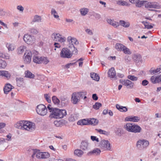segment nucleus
Wrapping results in <instances>:
<instances>
[{"label": "nucleus", "instance_id": "obj_55", "mask_svg": "<svg viewBox=\"0 0 161 161\" xmlns=\"http://www.w3.org/2000/svg\"><path fill=\"white\" fill-rule=\"evenodd\" d=\"M93 15L96 19H100L101 18V16L100 15L96 13H93Z\"/></svg>", "mask_w": 161, "mask_h": 161}, {"label": "nucleus", "instance_id": "obj_16", "mask_svg": "<svg viewBox=\"0 0 161 161\" xmlns=\"http://www.w3.org/2000/svg\"><path fill=\"white\" fill-rule=\"evenodd\" d=\"M79 125H89V119H84L78 121L77 123Z\"/></svg>", "mask_w": 161, "mask_h": 161}, {"label": "nucleus", "instance_id": "obj_64", "mask_svg": "<svg viewBox=\"0 0 161 161\" xmlns=\"http://www.w3.org/2000/svg\"><path fill=\"white\" fill-rule=\"evenodd\" d=\"M30 31L31 33L34 34H36L38 32L36 30L34 29H31L30 30Z\"/></svg>", "mask_w": 161, "mask_h": 161}, {"label": "nucleus", "instance_id": "obj_61", "mask_svg": "<svg viewBox=\"0 0 161 161\" xmlns=\"http://www.w3.org/2000/svg\"><path fill=\"white\" fill-rule=\"evenodd\" d=\"M149 82L146 80H144L142 81V85L143 86H147Z\"/></svg>", "mask_w": 161, "mask_h": 161}, {"label": "nucleus", "instance_id": "obj_44", "mask_svg": "<svg viewBox=\"0 0 161 161\" xmlns=\"http://www.w3.org/2000/svg\"><path fill=\"white\" fill-rule=\"evenodd\" d=\"M9 51H13L14 49V47L13 44L10 43H7L6 45Z\"/></svg>", "mask_w": 161, "mask_h": 161}, {"label": "nucleus", "instance_id": "obj_31", "mask_svg": "<svg viewBox=\"0 0 161 161\" xmlns=\"http://www.w3.org/2000/svg\"><path fill=\"white\" fill-rule=\"evenodd\" d=\"M78 116L76 114L71 115L69 118V121L73 122L78 119Z\"/></svg>", "mask_w": 161, "mask_h": 161}, {"label": "nucleus", "instance_id": "obj_9", "mask_svg": "<svg viewBox=\"0 0 161 161\" xmlns=\"http://www.w3.org/2000/svg\"><path fill=\"white\" fill-rule=\"evenodd\" d=\"M24 40L27 44H30L33 43L35 41V38L33 36L28 34H25L24 36Z\"/></svg>", "mask_w": 161, "mask_h": 161}, {"label": "nucleus", "instance_id": "obj_19", "mask_svg": "<svg viewBox=\"0 0 161 161\" xmlns=\"http://www.w3.org/2000/svg\"><path fill=\"white\" fill-rule=\"evenodd\" d=\"M60 99L62 106H64L68 103V99L66 97L61 96L60 97Z\"/></svg>", "mask_w": 161, "mask_h": 161}, {"label": "nucleus", "instance_id": "obj_38", "mask_svg": "<svg viewBox=\"0 0 161 161\" xmlns=\"http://www.w3.org/2000/svg\"><path fill=\"white\" fill-rule=\"evenodd\" d=\"M41 63L46 64L49 62V60L47 57H42L41 58Z\"/></svg>", "mask_w": 161, "mask_h": 161}, {"label": "nucleus", "instance_id": "obj_54", "mask_svg": "<svg viewBox=\"0 0 161 161\" xmlns=\"http://www.w3.org/2000/svg\"><path fill=\"white\" fill-rule=\"evenodd\" d=\"M54 124L57 127H59L62 125V122L60 121H54Z\"/></svg>", "mask_w": 161, "mask_h": 161}, {"label": "nucleus", "instance_id": "obj_34", "mask_svg": "<svg viewBox=\"0 0 161 161\" xmlns=\"http://www.w3.org/2000/svg\"><path fill=\"white\" fill-rule=\"evenodd\" d=\"M150 73L152 75H154L156 73H160L161 72V66L159 68H157L156 69H151L149 71Z\"/></svg>", "mask_w": 161, "mask_h": 161}, {"label": "nucleus", "instance_id": "obj_28", "mask_svg": "<svg viewBox=\"0 0 161 161\" xmlns=\"http://www.w3.org/2000/svg\"><path fill=\"white\" fill-rule=\"evenodd\" d=\"M0 76H4L8 79L10 78V74L7 71L1 70L0 71Z\"/></svg>", "mask_w": 161, "mask_h": 161}, {"label": "nucleus", "instance_id": "obj_13", "mask_svg": "<svg viewBox=\"0 0 161 161\" xmlns=\"http://www.w3.org/2000/svg\"><path fill=\"white\" fill-rule=\"evenodd\" d=\"M71 100L74 104H76L79 102L80 98L78 97L75 92L72 94Z\"/></svg>", "mask_w": 161, "mask_h": 161}, {"label": "nucleus", "instance_id": "obj_6", "mask_svg": "<svg viewBox=\"0 0 161 161\" xmlns=\"http://www.w3.org/2000/svg\"><path fill=\"white\" fill-rule=\"evenodd\" d=\"M35 124L31 122L25 121L24 129L32 131L35 130Z\"/></svg>", "mask_w": 161, "mask_h": 161}, {"label": "nucleus", "instance_id": "obj_62", "mask_svg": "<svg viewBox=\"0 0 161 161\" xmlns=\"http://www.w3.org/2000/svg\"><path fill=\"white\" fill-rule=\"evenodd\" d=\"M112 25L115 27H117L118 26H119V23L114 21Z\"/></svg>", "mask_w": 161, "mask_h": 161}, {"label": "nucleus", "instance_id": "obj_14", "mask_svg": "<svg viewBox=\"0 0 161 161\" xmlns=\"http://www.w3.org/2000/svg\"><path fill=\"white\" fill-rule=\"evenodd\" d=\"M142 131V129L139 125L134 124L132 132L139 133H140Z\"/></svg>", "mask_w": 161, "mask_h": 161}, {"label": "nucleus", "instance_id": "obj_1", "mask_svg": "<svg viewBox=\"0 0 161 161\" xmlns=\"http://www.w3.org/2000/svg\"><path fill=\"white\" fill-rule=\"evenodd\" d=\"M47 108L50 113L49 117L51 118H62L67 114L65 110L60 109L56 108H53L50 104L48 105Z\"/></svg>", "mask_w": 161, "mask_h": 161}, {"label": "nucleus", "instance_id": "obj_60", "mask_svg": "<svg viewBox=\"0 0 161 161\" xmlns=\"http://www.w3.org/2000/svg\"><path fill=\"white\" fill-rule=\"evenodd\" d=\"M66 40V38L64 37H62L61 36H60L58 42H59L61 43L64 42H65Z\"/></svg>", "mask_w": 161, "mask_h": 161}, {"label": "nucleus", "instance_id": "obj_5", "mask_svg": "<svg viewBox=\"0 0 161 161\" xmlns=\"http://www.w3.org/2000/svg\"><path fill=\"white\" fill-rule=\"evenodd\" d=\"M36 109L37 114L44 116L47 114L48 109L44 105L40 104L37 106Z\"/></svg>", "mask_w": 161, "mask_h": 161}, {"label": "nucleus", "instance_id": "obj_26", "mask_svg": "<svg viewBox=\"0 0 161 161\" xmlns=\"http://www.w3.org/2000/svg\"><path fill=\"white\" fill-rule=\"evenodd\" d=\"M25 77L27 78L33 79L35 77L34 74H33L29 70L26 71L25 72Z\"/></svg>", "mask_w": 161, "mask_h": 161}, {"label": "nucleus", "instance_id": "obj_12", "mask_svg": "<svg viewBox=\"0 0 161 161\" xmlns=\"http://www.w3.org/2000/svg\"><path fill=\"white\" fill-rule=\"evenodd\" d=\"M14 87L10 84L5 85L3 88V90L5 94H7L12 89L14 88Z\"/></svg>", "mask_w": 161, "mask_h": 161}, {"label": "nucleus", "instance_id": "obj_30", "mask_svg": "<svg viewBox=\"0 0 161 161\" xmlns=\"http://www.w3.org/2000/svg\"><path fill=\"white\" fill-rule=\"evenodd\" d=\"M25 121L24 120H22L17 123L16 124V127L18 129H24Z\"/></svg>", "mask_w": 161, "mask_h": 161}, {"label": "nucleus", "instance_id": "obj_52", "mask_svg": "<svg viewBox=\"0 0 161 161\" xmlns=\"http://www.w3.org/2000/svg\"><path fill=\"white\" fill-rule=\"evenodd\" d=\"M44 97L46 100V101H47V102L49 103H51V98L49 96H48V94H45L44 95Z\"/></svg>", "mask_w": 161, "mask_h": 161}, {"label": "nucleus", "instance_id": "obj_40", "mask_svg": "<svg viewBox=\"0 0 161 161\" xmlns=\"http://www.w3.org/2000/svg\"><path fill=\"white\" fill-rule=\"evenodd\" d=\"M74 153L75 155L79 157L81 156L83 153L81 150L77 149L74 151Z\"/></svg>", "mask_w": 161, "mask_h": 161}, {"label": "nucleus", "instance_id": "obj_32", "mask_svg": "<svg viewBox=\"0 0 161 161\" xmlns=\"http://www.w3.org/2000/svg\"><path fill=\"white\" fill-rule=\"evenodd\" d=\"M17 86L20 87L24 83L23 78H16Z\"/></svg>", "mask_w": 161, "mask_h": 161}, {"label": "nucleus", "instance_id": "obj_2", "mask_svg": "<svg viewBox=\"0 0 161 161\" xmlns=\"http://www.w3.org/2000/svg\"><path fill=\"white\" fill-rule=\"evenodd\" d=\"M67 41L69 43V47L71 50H73V53L74 54H76L78 53L77 49L75 46L78 44L79 42L76 38L72 37L71 36L68 37Z\"/></svg>", "mask_w": 161, "mask_h": 161}, {"label": "nucleus", "instance_id": "obj_3", "mask_svg": "<svg viewBox=\"0 0 161 161\" xmlns=\"http://www.w3.org/2000/svg\"><path fill=\"white\" fill-rule=\"evenodd\" d=\"M74 54L73 50L72 52L67 48H63L61 50L60 55L61 58H71L72 55Z\"/></svg>", "mask_w": 161, "mask_h": 161}, {"label": "nucleus", "instance_id": "obj_20", "mask_svg": "<svg viewBox=\"0 0 161 161\" xmlns=\"http://www.w3.org/2000/svg\"><path fill=\"white\" fill-rule=\"evenodd\" d=\"M80 148L84 150H87L88 149V144L87 142L82 141L81 142Z\"/></svg>", "mask_w": 161, "mask_h": 161}, {"label": "nucleus", "instance_id": "obj_7", "mask_svg": "<svg viewBox=\"0 0 161 161\" xmlns=\"http://www.w3.org/2000/svg\"><path fill=\"white\" fill-rule=\"evenodd\" d=\"M110 146V143L107 140H102L100 142V147L105 150H110L111 149Z\"/></svg>", "mask_w": 161, "mask_h": 161}, {"label": "nucleus", "instance_id": "obj_4", "mask_svg": "<svg viewBox=\"0 0 161 161\" xmlns=\"http://www.w3.org/2000/svg\"><path fill=\"white\" fill-rule=\"evenodd\" d=\"M149 145V142L148 141L144 139L139 140L136 144L137 148L140 150L146 148Z\"/></svg>", "mask_w": 161, "mask_h": 161}, {"label": "nucleus", "instance_id": "obj_10", "mask_svg": "<svg viewBox=\"0 0 161 161\" xmlns=\"http://www.w3.org/2000/svg\"><path fill=\"white\" fill-rule=\"evenodd\" d=\"M108 76L110 78L116 80V71L114 68L113 67L109 69L108 71Z\"/></svg>", "mask_w": 161, "mask_h": 161}, {"label": "nucleus", "instance_id": "obj_53", "mask_svg": "<svg viewBox=\"0 0 161 161\" xmlns=\"http://www.w3.org/2000/svg\"><path fill=\"white\" fill-rule=\"evenodd\" d=\"M42 153V158H47L49 157V154L47 152Z\"/></svg>", "mask_w": 161, "mask_h": 161}, {"label": "nucleus", "instance_id": "obj_59", "mask_svg": "<svg viewBox=\"0 0 161 161\" xmlns=\"http://www.w3.org/2000/svg\"><path fill=\"white\" fill-rule=\"evenodd\" d=\"M91 139L93 141H96L97 142H99V139L98 138H97L95 136H91Z\"/></svg>", "mask_w": 161, "mask_h": 161}, {"label": "nucleus", "instance_id": "obj_63", "mask_svg": "<svg viewBox=\"0 0 161 161\" xmlns=\"http://www.w3.org/2000/svg\"><path fill=\"white\" fill-rule=\"evenodd\" d=\"M17 9L22 12H23L24 10V8L20 5L18 6L17 7Z\"/></svg>", "mask_w": 161, "mask_h": 161}, {"label": "nucleus", "instance_id": "obj_15", "mask_svg": "<svg viewBox=\"0 0 161 161\" xmlns=\"http://www.w3.org/2000/svg\"><path fill=\"white\" fill-rule=\"evenodd\" d=\"M125 81L124 85L126 86L127 88L132 89L133 88L134 84L133 82L128 79L126 80Z\"/></svg>", "mask_w": 161, "mask_h": 161}, {"label": "nucleus", "instance_id": "obj_50", "mask_svg": "<svg viewBox=\"0 0 161 161\" xmlns=\"http://www.w3.org/2000/svg\"><path fill=\"white\" fill-rule=\"evenodd\" d=\"M98 132L100 133L105 135H107L109 134L108 132H106L105 130H103L101 129H96V130Z\"/></svg>", "mask_w": 161, "mask_h": 161}, {"label": "nucleus", "instance_id": "obj_36", "mask_svg": "<svg viewBox=\"0 0 161 161\" xmlns=\"http://www.w3.org/2000/svg\"><path fill=\"white\" fill-rule=\"evenodd\" d=\"M101 152V151L100 149L98 148H96L94 149L92 151L90 152V153L97 155L100 154Z\"/></svg>", "mask_w": 161, "mask_h": 161}, {"label": "nucleus", "instance_id": "obj_58", "mask_svg": "<svg viewBox=\"0 0 161 161\" xmlns=\"http://www.w3.org/2000/svg\"><path fill=\"white\" fill-rule=\"evenodd\" d=\"M42 152H40V151L39 152H38L37 153L36 155V157L37 158L40 159L41 158H42Z\"/></svg>", "mask_w": 161, "mask_h": 161}, {"label": "nucleus", "instance_id": "obj_27", "mask_svg": "<svg viewBox=\"0 0 161 161\" xmlns=\"http://www.w3.org/2000/svg\"><path fill=\"white\" fill-rule=\"evenodd\" d=\"M125 28H128L130 25V23L128 22H126L124 20H120L119 21V25Z\"/></svg>", "mask_w": 161, "mask_h": 161}, {"label": "nucleus", "instance_id": "obj_51", "mask_svg": "<svg viewBox=\"0 0 161 161\" xmlns=\"http://www.w3.org/2000/svg\"><path fill=\"white\" fill-rule=\"evenodd\" d=\"M150 80L152 82V83L154 84L156 83L157 82V77H156L155 76H152Z\"/></svg>", "mask_w": 161, "mask_h": 161}, {"label": "nucleus", "instance_id": "obj_37", "mask_svg": "<svg viewBox=\"0 0 161 161\" xmlns=\"http://www.w3.org/2000/svg\"><path fill=\"white\" fill-rule=\"evenodd\" d=\"M134 59L135 62L138 63L142 61V57L139 54L135 55L134 57Z\"/></svg>", "mask_w": 161, "mask_h": 161}, {"label": "nucleus", "instance_id": "obj_47", "mask_svg": "<svg viewBox=\"0 0 161 161\" xmlns=\"http://www.w3.org/2000/svg\"><path fill=\"white\" fill-rule=\"evenodd\" d=\"M102 106V104L101 103L97 102L95 103V104L93 105V108L96 109H98L99 108Z\"/></svg>", "mask_w": 161, "mask_h": 161}, {"label": "nucleus", "instance_id": "obj_42", "mask_svg": "<svg viewBox=\"0 0 161 161\" xmlns=\"http://www.w3.org/2000/svg\"><path fill=\"white\" fill-rule=\"evenodd\" d=\"M26 47L24 46H20L17 49V53L19 54H21L24 52V50L25 49Z\"/></svg>", "mask_w": 161, "mask_h": 161}, {"label": "nucleus", "instance_id": "obj_57", "mask_svg": "<svg viewBox=\"0 0 161 161\" xmlns=\"http://www.w3.org/2000/svg\"><path fill=\"white\" fill-rule=\"evenodd\" d=\"M151 2H147H147H145V3H146L145 4V7L147 8H151V5H151Z\"/></svg>", "mask_w": 161, "mask_h": 161}, {"label": "nucleus", "instance_id": "obj_24", "mask_svg": "<svg viewBox=\"0 0 161 161\" xmlns=\"http://www.w3.org/2000/svg\"><path fill=\"white\" fill-rule=\"evenodd\" d=\"M116 108L119 111L122 112H126L127 111L128 109L126 107L120 106L119 104L116 105Z\"/></svg>", "mask_w": 161, "mask_h": 161}, {"label": "nucleus", "instance_id": "obj_8", "mask_svg": "<svg viewBox=\"0 0 161 161\" xmlns=\"http://www.w3.org/2000/svg\"><path fill=\"white\" fill-rule=\"evenodd\" d=\"M32 53L29 50H27L24 54V61L26 64H29L31 61V58L32 56Z\"/></svg>", "mask_w": 161, "mask_h": 161}, {"label": "nucleus", "instance_id": "obj_45", "mask_svg": "<svg viewBox=\"0 0 161 161\" xmlns=\"http://www.w3.org/2000/svg\"><path fill=\"white\" fill-rule=\"evenodd\" d=\"M122 51L125 54H130L131 53V52L130 51V49L125 46Z\"/></svg>", "mask_w": 161, "mask_h": 161}, {"label": "nucleus", "instance_id": "obj_23", "mask_svg": "<svg viewBox=\"0 0 161 161\" xmlns=\"http://www.w3.org/2000/svg\"><path fill=\"white\" fill-rule=\"evenodd\" d=\"M91 78L93 80L98 81L100 79V77L98 75L95 73H91L90 74Z\"/></svg>", "mask_w": 161, "mask_h": 161}, {"label": "nucleus", "instance_id": "obj_39", "mask_svg": "<svg viewBox=\"0 0 161 161\" xmlns=\"http://www.w3.org/2000/svg\"><path fill=\"white\" fill-rule=\"evenodd\" d=\"M125 46L120 43H117L115 46V48L118 50L121 51L122 50Z\"/></svg>", "mask_w": 161, "mask_h": 161}, {"label": "nucleus", "instance_id": "obj_56", "mask_svg": "<svg viewBox=\"0 0 161 161\" xmlns=\"http://www.w3.org/2000/svg\"><path fill=\"white\" fill-rule=\"evenodd\" d=\"M0 58L8 59V56L4 53H0Z\"/></svg>", "mask_w": 161, "mask_h": 161}, {"label": "nucleus", "instance_id": "obj_46", "mask_svg": "<svg viewBox=\"0 0 161 161\" xmlns=\"http://www.w3.org/2000/svg\"><path fill=\"white\" fill-rule=\"evenodd\" d=\"M131 121L134 122H137L140 120L139 118L136 116H131Z\"/></svg>", "mask_w": 161, "mask_h": 161}, {"label": "nucleus", "instance_id": "obj_33", "mask_svg": "<svg viewBox=\"0 0 161 161\" xmlns=\"http://www.w3.org/2000/svg\"><path fill=\"white\" fill-rule=\"evenodd\" d=\"M151 8L159 9L161 8V6L157 2H151Z\"/></svg>", "mask_w": 161, "mask_h": 161}, {"label": "nucleus", "instance_id": "obj_25", "mask_svg": "<svg viewBox=\"0 0 161 161\" xmlns=\"http://www.w3.org/2000/svg\"><path fill=\"white\" fill-rule=\"evenodd\" d=\"M89 125H96L98 123V120L97 119H95L94 118H90L89 119Z\"/></svg>", "mask_w": 161, "mask_h": 161}, {"label": "nucleus", "instance_id": "obj_17", "mask_svg": "<svg viewBox=\"0 0 161 161\" xmlns=\"http://www.w3.org/2000/svg\"><path fill=\"white\" fill-rule=\"evenodd\" d=\"M134 124L127 123L124 125V128L129 132H132Z\"/></svg>", "mask_w": 161, "mask_h": 161}, {"label": "nucleus", "instance_id": "obj_35", "mask_svg": "<svg viewBox=\"0 0 161 161\" xmlns=\"http://www.w3.org/2000/svg\"><path fill=\"white\" fill-rule=\"evenodd\" d=\"M81 14L82 16H85L89 11V9L86 8H81L80 10Z\"/></svg>", "mask_w": 161, "mask_h": 161}, {"label": "nucleus", "instance_id": "obj_43", "mask_svg": "<svg viewBox=\"0 0 161 161\" xmlns=\"http://www.w3.org/2000/svg\"><path fill=\"white\" fill-rule=\"evenodd\" d=\"M147 2V1H139L136 3V5L137 7H140L145 2Z\"/></svg>", "mask_w": 161, "mask_h": 161}, {"label": "nucleus", "instance_id": "obj_29", "mask_svg": "<svg viewBox=\"0 0 161 161\" xmlns=\"http://www.w3.org/2000/svg\"><path fill=\"white\" fill-rule=\"evenodd\" d=\"M62 35L58 33H53L51 36L53 40L55 41H58L60 36Z\"/></svg>", "mask_w": 161, "mask_h": 161}, {"label": "nucleus", "instance_id": "obj_22", "mask_svg": "<svg viewBox=\"0 0 161 161\" xmlns=\"http://www.w3.org/2000/svg\"><path fill=\"white\" fill-rule=\"evenodd\" d=\"M52 99L53 103L58 106L60 104V100L57 97L55 96H53L52 97Z\"/></svg>", "mask_w": 161, "mask_h": 161}, {"label": "nucleus", "instance_id": "obj_11", "mask_svg": "<svg viewBox=\"0 0 161 161\" xmlns=\"http://www.w3.org/2000/svg\"><path fill=\"white\" fill-rule=\"evenodd\" d=\"M35 53L36 55H37L38 53L36 51H34L33 53ZM41 57L38 56L36 55H34L33 57V61L35 63L40 64H41Z\"/></svg>", "mask_w": 161, "mask_h": 161}, {"label": "nucleus", "instance_id": "obj_49", "mask_svg": "<svg viewBox=\"0 0 161 161\" xmlns=\"http://www.w3.org/2000/svg\"><path fill=\"white\" fill-rule=\"evenodd\" d=\"M51 14H52L53 15L54 18H58L59 16L57 15H56V14H57V12L56 10L52 8L51 10Z\"/></svg>", "mask_w": 161, "mask_h": 161}, {"label": "nucleus", "instance_id": "obj_21", "mask_svg": "<svg viewBox=\"0 0 161 161\" xmlns=\"http://www.w3.org/2000/svg\"><path fill=\"white\" fill-rule=\"evenodd\" d=\"M42 18L38 15H35L31 21V23L33 24L34 22L39 23L41 22Z\"/></svg>", "mask_w": 161, "mask_h": 161}, {"label": "nucleus", "instance_id": "obj_41", "mask_svg": "<svg viewBox=\"0 0 161 161\" xmlns=\"http://www.w3.org/2000/svg\"><path fill=\"white\" fill-rule=\"evenodd\" d=\"M6 62L1 59H0V68L4 69L5 68L7 65Z\"/></svg>", "mask_w": 161, "mask_h": 161}, {"label": "nucleus", "instance_id": "obj_18", "mask_svg": "<svg viewBox=\"0 0 161 161\" xmlns=\"http://www.w3.org/2000/svg\"><path fill=\"white\" fill-rule=\"evenodd\" d=\"M78 97L80 98H80H82L84 97V99H85L86 98V97L85 96L86 94V92L84 91H81L79 92H75Z\"/></svg>", "mask_w": 161, "mask_h": 161}, {"label": "nucleus", "instance_id": "obj_48", "mask_svg": "<svg viewBox=\"0 0 161 161\" xmlns=\"http://www.w3.org/2000/svg\"><path fill=\"white\" fill-rule=\"evenodd\" d=\"M127 78L132 80V81H136L138 79V78L137 77H135L134 75H129L127 76Z\"/></svg>", "mask_w": 161, "mask_h": 161}]
</instances>
